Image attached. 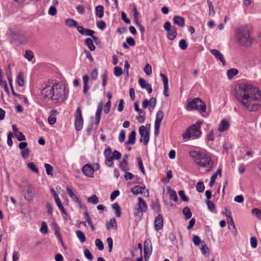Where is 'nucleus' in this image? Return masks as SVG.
Wrapping results in <instances>:
<instances>
[{
    "label": "nucleus",
    "mask_w": 261,
    "mask_h": 261,
    "mask_svg": "<svg viewBox=\"0 0 261 261\" xmlns=\"http://www.w3.org/2000/svg\"><path fill=\"white\" fill-rule=\"evenodd\" d=\"M234 96L244 108L249 112H255L260 108L261 93L257 87L249 84H240L236 88Z\"/></svg>",
    "instance_id": "obj_1"
},
{
    "label": "nucleus",
    "mask_w": 261,
    "mask_h": 261,
    "mask_svg": "<svg viewBox=\"0 0 261 261\" xmlns=\"http://www.w3.org/2000/svg\"><path fill=\"white\" fill-rule=\"evenodd\" d=\"M42 95L45 100H50L54 104L64 101L68 96V91L63 85L58 83L52 86H46L42 90Z\"/></svg>",
    "instance_id": "obj_2"
},
{
    "label": "nucleus",
    "mask_w": 261,
    "mask_h": 261,
    "mask_svg": "<svg viewBox=\"0 0 261 261\" xmlns=\"http://www.w3.org/2000/svg\"><path fill=\"white\" fill-rule=\"evenodd\" d=\"M189 155L195 159V162L199 167L205 168L207 171L211 170L213 162L207 153L203 151L191 150Z\"/></svg>",
    "instance_id": "obj_3"
},
{
    "label": "nucleus",
    "mask_w": 261,
    "mask_h": 261,
    "mask_svg": "<svg viewBox=\"0 0 261 261\" xmlns=\"http://www.w3.org/2000/svg\"><path fill=\"white\" fill-rule=\"evenodd\" d=\"M236 35L239 44L244 47L250 46L253 42V39L250 36L249 28L248 27H242L238 29Z\"/></svg>",
    "instance_id": "obj_4"
},
{
    "label": "nucleus",
    "mask_w": 261,
    "mask_h": 261,
    "mask_svg": "<svg viewBox=\"0 0 261 261\" xmlns=\"http://www.w3.org/2000/svg\"><path fill=\"white\" fill-rule=\"evenodd\" d=\"M201 122L197 121L195 124L190 125L182 135L184 140H189L190 138L195 139L200 137L201 135L200 124Z\"/></svg>",
    "instance_id": "obj_5"
},
{
    "label": "nucleus",
    "mask_w": 261,
    "mask_h": 261,
    "mask_svg": "<svg viewBox=\"0 0 261 261\" xmlns=\"http://www.w3.org/2000/svg\"><path fill=\"white\" fill-rule=\"evenodd\" d=\"M187 109L188 111L200 110L201 113H204L206 110V106L200 98H195L188 102Z\"/></svg>",
    "instance_id": "obj_6"
},
{
    "label": "nucleus",
    "mask_w": 261,
    "mask_h": 261,
    "mask_svg": "<svg viewBox=\"0 0 261 261\" xmlns=\"http://www.w3.org/2000/svg\"><path fill=\"white\" fill-rule=\"evenodd\" d=\"M83 122L84 120L82 117V111L80 108L78 107L75 114L74 121L75 127L77 130H80L82 129Z\"/></svg>",
    "instance_id": "obj_7"
},
{
    "label": "nucleus",
    "mask_w": 261,
    "mask_h": 261,
    "mask_svg": "<svg viewBox=\"0 0 261 261\" xmlns=\"http://www.w3.org/2000/svg\"><path fill=\"white\" fill-rule=\"evenodd\" d=\"M34 189L30 185L27 184L22 190V194L27 200H32L34 196Z\"/></svg>",
    "instance_id": "obj_8"
},
{
    "label": "nucleus",
    "mask_w": 261,
    "mask_h": 261,
    "mask_svg": "<svg viewBox=\"0 0 261 261\" xmlns=\"http://www.w3.org/2000/svg\"><path fill=\"white\" fill-rule=\"evenodd\" d=\"M164 117V113L162 111L159 110L156 114L155 120L154 122V135L157 136L159 134V129L161 122Z\"/></svg>",
    "instance_id": "obj_9"
},
{
    "label": "nucleus",
    "mask_w": 261,
    "mask_h": 261,
    "mask_svg": "<svg viewBox=\"0 0 261 261\" xmlns=\"http://www.w3.org/2000/svg\"><path fill=\"white\" fill-rule=\"evenodd\" d=\"M138 207L135 210V216H141L142 213L145 212L147 209V206L145 201L141 197L138 198Z\"/></svg>",
    "instance_id": "obj_10"
},
{
    "label": "nucleus",
    "mask_w": 261,
    "mask_h": 261,
    "mask_svg": "<svg viewBox=\"0 0 261 261\" xmlns=\"http://www.w3.org/2000/svg\"><path fill=\"white\" fill-rule=\"evenodd\" d=\"M139 133L141 136L140 139V142H143L145 145H147L149 139V130L146 126L142 125L139 127Z\"/></svg>",
    "instance_id": "obj_11"
},
{
    "label": "nucleus",
    "mask_w": 261,
    "mask_h": 261,
    "mask_svg": "<svg viewBox=\"0 0 261 261\" xmlns=\"http://www.w3.org/2000/svg\"><path fill=\"white\" fill-rule=\"evenodd\" d=\"M10 35L13 40L19 41L21 44H25L27 42V38L23 33L11 31Z\"/></svg>",
    "instance_id": "obj_12"
},
{
    "label": "nucleus",
    "mask_w": 261,
    "mask_h": 261,
    "mask_svg": "<svg viewBox=\"0 0 261 261\" xmlns=\"http://www.w3.org/2000/svg\"><path fill=\"white\" fill-rule=\"evenodd\" d=\"M154 229L156 231H159L162 229L163 226V219L161 215H158L154 221Z\"/></svg>",
    "instance_id": "obj_13"
},
{
    "label": "nucleus",
    "mask_w": 261,
    "mask_h": 261,
    "mask_svg": "<svg viewBox=\"0 0 261 261\" xmlns=\"http://www.w3.org/2000/svg\"><path fill=\"white\" fill-rule=\"evenodd\" d=\"M145 190V187H141L140 186H135L134 187L132 188L131 192L135 195H137L139 194H147V196H149V192L147 190H146V192L144 191Z\"/></svg>",
    "instance_id": "obj_14"
},
{
    "label": "nucleus",
    "mask_w": 261,
    "mask_h": 261,
    "mask_svg": "<svg viewBox=\"0 0 261 261\" xmlns=\"http://www.w3.org/2000/svg\"><path fill=\"white\" fill-rule=\"evenodd\" d=\"M160 76H161L164 84V94L166 96L168 97L169 95L168 92V78L164 74L162 73H160Z\"/></svg>",
    "instance_id": "obj_15"
},
{
    "label": "nucleus",
    "mask_w": 261,
    "mask_h": 261,
    "mask_svg": "<svg viewBox=\"0 0 261 261\" xmlns=\"http://www.w3.org/2000/svg\"><path fill=\"white\" fill-rule=\"evenodd\" d=\"M102 109V102L101 101H100L97 106V110H96V113H95V124L96 125H98L100 122Z\"/></svg>",
    "instance_id": "obj_16"
},
{
    "label": "nucleus",
    "mask_w": 261,
    "mask_h": 261,
    "mask_svg": "<svg viewBox=\"0 0 261 261\" xmlns=\"http://www.w3.org/2000/svg\"><path fill=\"white\" fill-rule=\"evenodd\" d=\"M78 32L82 35L93 36L94 34V31L90 29H85L82 26L77 27Z\"/></svg>",
    "instance_id": "obj_17"
},
{
    "label": "nucleus",
    "mask_w": 261,
    "mask_h": 261,
    "mask_svg": "<svg viewBox=\"0 0 261 261\" xmlns=\"http://www.w3.org/2000/svg\"><path fill=\"white\" fill-rule=\"evenodd\" d=\"M211 53L218 60H219L223 65H225V61L224 59L222 54L218 50L215 49H211Z\"/></svg>",
    "instance_id": "obj_18"
},
{
    "label": "nucleus",
    "mask_w": 261,
    "mask_h": 261,
    "mask_svg": "<svg viewBox=\"0 0 261 261\" xmlns=\"http://www.w3.org/2000/svg\"><path fill=\"white\" fill-rule=\"evenodd\" d=\"M229 126L230 124L229 121L225 119H223L220 122L218 127V130L220 132H223L227 130L229 128Z\"/></svg>",
    "instance_id": "obj_19"
},
{
    "label": "nucleus",
    "mask_w": 261,
    "mask_h": 261,
    "mask_svg": "<svg viewBox=\"0 0 261 261\" xmlns=\"http://www.w3.org/2000/svg\"><path fill=\"white\" fill-rule=\"evenodd\" d=\"M152 250V244L149 239L146 240L144 244V254H151Z\"/></svg>",
    "instance_id": "obj_20"
},
{
    "label": "nucleus",
    "mask_w": 261,
    "mask_h": 261,
    "mask_svg": "<svg viewBox=\"0 0 261 261\" xmlns=\"http://www.w3.org/2000/svg\"><path fill=\"white\" fill-rule=\"evenodd\" d=\"M58 111L56 110H52L50 112V116L48 118V122L50 125H53L56 122V115Z\"/></svg>",
    "instance_id": "obj_21"
},
{
    "label": "nucleus",
    "mask_w": 261,
    "mask_h": 261,
    "mask_svg": "<svg viewBox=\"0 0 261 261\" xmlns=\"http://www.w3.org/2000/svg\"><path fill=\"white\" fill-rule=\"evenodd\" d=\"M83 173L87 176L91 177L93 174L94 170L90 165H84L82 169Z\"/></svg>",
    "instance_id": "obj_22"
},
{
    "label": "nucleus",
    "mask_w": 261,
    "mask_h": 261,
    "mask_svg": "<svg viewBox=\"0 0 261 261\" xmlns=\"http://www.w3.org/2000/svg\"><path fill=\"white\" fill-rule=\"evenodd\" d=\"M173 22L180 27H183L185 25V19L179 16H175L173 17Z\"/></svg>",
    "instance_id": "obj_23"
},
{
    "label": "nucleus",
    "mask_w": 261,
    "mask_h": 261,
    "mask_svg": "<svg viewBox=\"0 0 261 261\" xmlns=\"http://www.w3.org/2000/svg\"><path fill=\"white\" fill-rule=\"evenodd\" d=\"M136 133L135 130H133L129 135L128 139L125 142L126 145L134 144L136 141Z\"/></svg>",
    "instance_id": "obj_24"
},
{
    "label": "nucleus",
    "mask_w": 261,
    "mask_h": 261,
    "mask_svg": "<svg viewBox=\"0 0 261 261\" xmlns=\"http://www.w3.org/2000/svg\"><path fill=\"white\" fill-rule=\"evenodd\" d=\"M106 226L107 229L109 230H110L112 228H113L115 230H116L117 228V225L115 218H112L110 221H108L106 223Z\"/></svg>",
    "instance_id": "obj_25"
},
{
    "label": "nucleus",
    "mask_w": 261,
    "mask_h": 261,
    "mask_svg": "<svg viewBox=\"0 0 261 261\" xmlns=\"http://www.w3.org/2000/svg\"><path fill=\"white\" fill-rule=\"evenodd\" d=\"M167 32V37L169 40H172L176 37L177 35V32L176 29L174 26L172 27V29L170 30V31H168Z\"/></svg>",
    "instance_id": "obj_26"
},
{
    "label": "nucleus",
    "mask_w": 261,
    "mask_h": 261,
    "mask_svg": "<svg viewBox=\"0 0 261 261\" xmlns=\"http://www.w3.org/2000/svg\"><path fill=\"white\" fill-rule=\"evenodd\" d=\"M112 207L114 211L115 216L119 218L121 215V208L117 203H114L112 205Z\"/></svg>",
    "instance_id": "obj_27"
},
{
    "label": "nucleus",
    "mask_w": 261,
    "mask_h": 261,
    "mask_svg": "<svg viewBox=\"0 0 261 261\" xmlns=\"http://www.w3.org/2000/svg\"><path fill=\"white\" fill-rule=\"evenodd\" d=\"M65 24L70 28H76L77 29L78 24L76 21L72 19L68 18L65 21Z\"/></svg>",
    "instance_id": "obj_28"
},
{
    "label": "nucleus",
    "mask_w": 261,
    "mask_h": 261,
    "mask_svg": "<svg viewBox=\"0 0 261 261\" xmlns=\"http://www.w3.org/2000/svg\"><path fill=\"white\" fill-rule=\"evenodd\" d=\"M96 15L99 18H101L104 15V8L101 5H98L95 8Z\"/></svg>",
    "instance_id": "obj_29"
},
{
    "label": "nucleus",
    "mask_w": 261,
    "mask_h": 261,
    "mask_svg": "<svg viewBox=\"0 0 261 261\" xmlns=\"http://www.w3.org/2000/svg\"><path fill=\"white\" fill-rule=\"evenodd\" d=\"M85 43L91 51H93L95 50V46L93 44V40L92 39L90 38L86 39L85 40Z\"/></svg>",
    "instance_id": "obj_30"
},
{
    "label": "nucleus",
    "mask_w": 261,
    "mask_h": 261,
    "mask_svg": "<svg viewBox=\"0 0 261 261\" xmlns=\"http://www.w3.org/2000/svg\"><path fill=\"white\" fill-rule=\"evenodd\" d=\"M182 213L184 215L185 219L186 220L190 219L192 215L191 210L188 207H185L182 210Z\"/></svg>",
    "instance_id": "obj_31"
},
{
    "label": "nucleus",
    "mask_w": 261,
    "mask_h": 261,
    "mask_svg": "<svg viewBox=\"0 0 261 261\" xmlns=\"http://www.w3.org/2000/svg\"><path fill=\"white\" fill-rule=\"evenodd\" d=\"M238 73V70L235 68H231L227 70V75L229 79H231Z\"/></svg>",
    "instance_id": "obj_32"
},
{
    "label": "nucleus",
    "mask_w": 261,
    "mask_h": 261,
    "mask_svg": "<svg viewBox=\"0 0 261 261\" xmlns=\"http://www.w3.org/2000/svg\"><path fill=\"white\" fill-rule=\"evenodd\" d=\"M17 77L18 85L20 87H23L24 85V80L21 72H19Z\"/></svg>",
    "instance_id": "obj_33"
},
{
    "label": "nucleus",
    "mask_w": 261,
    "mask_h": 261,
    "mask_svg": "<svg viewBox=\"0 0 261 261\" xmlns=\"http://www.w3.org/2000/svg\"><path fill=\"white\" fill-rule=\"evenodd\" d=\"M76 234L77 237L80 240L82 243H84L86 241V239L85 234L82 231L78 230L76 231Z\"/></svg>",
    "instance_id": "obj_34"
},
{
    "label": "nucleus",
    "mask_w": 261,
    "mask_h": 261,
    "mask_svg": "<svg viewBox=\"0 0 261 261\" xmlns=\"http://www.w3.org/2000/svg\"><path fill=\"white\" fill-rule=\"evenodd\" d=\"M56 203L59 209L65 215H67V213L65 209L64 208L61 200L60 199L55 200Z\"/></svg>",
    "instance_id": "obj_35"
},
{
    "label": "nucleus",
    "mask_w": 261,
    "mask_h": 261,
    "mask_svg": "<svg viewBox=\"0 0 261 261\" xmlns=\"http://www.w3.org/2000/svg\"><path fill=\"white\" fill-rule=\"evenodd\" d=\"M251 212L253 215L261 220V210L257 208H254L252 210Z\"/></svg>",
    "instance_id": "obj_36"
},
{
    "label": "nucleus",
    "mask_w": 261,
    "mask_h": 261,
    "mask_svg": "<svg viewBox=\"0 0 261 261\" xmlns=\"http://www.w3.org/2000/svg\"><path fill=\"white\" fill-rule=\"evenodd\" d=\"M24 56L27 60L31 61L34 58V56L33 51L30 50H27L25 51Z\"/></svg>",
    "instance_id": "obj_37"
},
{
    "label": "nucleus",
    "mask_w": 261,
    "mask_h": 261,
    "mask_svg": "<svg viewBox=\"0 0 261 261\" xmlns=\"http://www.w3.org/2000/svg\"><path fill=\"white\" fill-rule=\"evenodd\" d=\"M27 166H28V167L30 170H31L32 171L36 173H38L39 170L34 163L30 162V163H28Z\"/></svg>",
    "instance_id": "obj_38"
},
{
    "label": "nucleus",
    "mask_w": 261,
    "mask_h": 261,
    "mask_svg": "<svg viewBox=\"0 0 261 261\" xmlns=\"http://www.w3.org/2000/svg\"><path fill=\"white\" fill-rule=\"evenodd\" d=\"M114 158H113L112 155L109 156L105 158V163L108 167H112L113 165V160Z\"/></svg>",
    "instance_id": "obj_39"
},
{
    "label": "nucleus",
    "mask_w": 261,
    "mask_h": 261,
    "mask_svg": "<svg viewBox=\"0 0 261 261\" xmlns=\"http://www.w3.org/2000/svg\"><path fill=\"white\" fill-rule=\"evenodd\" d=\"M44 167L47 175H53V167L49 164H45Z\"/></svg>",
    "instance_id": "obj_40"
},
{
    "label": "nucleus",
    "mask_w": 261,
    "mask_h": 261,
    "mask_svg": "<svg viewBox=\"0 0 261 261\" xmlns=\"http://www.w3.org/2000/svg\"><path fill=\"white\" fill-rule=\"evenodd\" d=\"M88 201L89 202L93 204H96L99 202L98 198L95 195H93L92 196L90 197Z\"/></svg>",
    "instance_id": "obj_41"
},
{
    "label": "nucleus",
    "mask_w": 261,
    "mask_h": 261,
    "mask_svg": "<svg viewBox=\"0 0 261 261\" xmlns=\"http://www.w3.org/2000/svg\"><path fill=\"white\" fill-rule=\"evenodd\" d=\"M149 110L150 111H151L156 106V99L155 98H154V97H151L150 100H149Z\"/></svg>",
    "instance_id": "obj_42"
},
{
    "label": "nucleus",
    "mask_w": 261,
    "mask_h": 261,
    "mask_svg": "<svg viewBox=\"0 0 261 261\" xmlns=\"http://www.w3.org/2000/svg\"><path fill=\"white\" fill-rule=\"evenodd\" d=\"M144 72L147 75H150L152 73V67L149 64H147L143 69Z\"/></svg>",
    "instance_id": "obj_43"
},
{
    "label": "nucleus",
    "mask_w": 261,
    "mask_h": 261,
    "mask_svg": "<svg viewBox=\"0 0 261 261\" xmlns=\"http://www.w3.org/2000/svg\"><path fill=\"white\" fill-rule=\"evenodd\" d=\"M208 8H209L208 15L210 16H214L215 14V12L214 10V8L213 4L211 2L208 1Z\"/></svg>",
    "instance_id": "obj_44"
},
{
    "label": "nucleus",
    "mask_w": 261,
    "mask_h": 261,
    "mask_svg": "<svg viewBox=\"0 0 261 261\" xmlns=\"http://www.w3.org/2000/svg\"><path fill=\"white\" fill-rule=\"evenodd\" d=\"M205 189V187L202 182L199 181L196 185V190L199 192H202Z\"/></svg>",
    "instance_id": "obj_45"
},
{
    "label": "nucleus",
    "mask_w": 261,
    "mask_h": 261,
    "mask_svg": "<svg viewBox=\"0 0 261 261\" xmlns=\"http://www.w3.org/2000/svg\"><path fill=\"white\" fill-rule=\"evenodd\" d=\"M95 245L99 250H102L104 248L103 244L99 239H96Z\"/></svg>",
    "instance_id": "obj_46"
},
{
    "label": "nucleus",
    "mask_w": 261,
    "mask_h": 261,
    "mask_svg": "<svg viewBox=\"0 0 261 261\" xmlns=\"http://www.w3.org/2000/svg\"><path fill=\"white\" fill-rule=\"evenodd\" d=\"M85 256L89 260H92L93 259V255L90 252L89 249H86L84 251Z\"/></svg>",
    "instance_id": "obj_47"
},
{
    "label": "nucleus",
    "mask_w": 261,
    "mask_h": 261,
    "mask_svg": "<svg viewBox=\"0 0 261 261\" xmlns=\"http://www.w3.org/2000/svg\"><path fill=\"white\" fill-rule=\"evenodd\" d=\"M125 138V131L124 129L120 130L118 136V140L120 142H123Z\"/></svg>",
    "instance_id": "obj_48"
},
{
    "label": "nucleus",
    "mask_w": 261,
    "mask_h": 261,
    "mask_svg": "<svg viewBox=\"0 0 261 261\" xmlns=\"http://www.w3.org/2000/svg\"><path fill=\"white\" fill-rule=\"evenodd\" d=\"M119 167L123 171L126 172L129 170L128 163L121 162L119 164Z\"/></svg>",
    "instance_id": "obj_49"
},
{
    "label": "nucleus",
    "mask_w": 261,
    "mask_h": 261,
    "mask_svg": "<svg viewBox=\"0 0 261 261\" xmlns=\"http://www.w3.org/2000/svg\"><path fill=\"white\" fill-rule=\"evenodd\" d=\"M111 107V102L110 100H109L107 101V102L104 106L103 111L106 114H108L109 113V112L110 111Z\"/></svg>",
    "instance_id": "obj_50"
},
{
    "label": "nucleus",
    "mask_w": 261,
    "mask_h": 261,
    "mask_svg": "<svg viewBox=\"0 0 261 261\" xmlns=\"http://www.w3.org/2000/svg\"><path fill=\"white\" fill-rule=\"evenodd\" d=\"M172 177V174L171 170H169L167 173V176L162 179V181L164 183H168L170 179Z\"/></svg>",
    "instance_id": "obj_51"
},
{
    "label": "nucleus",
    "mask_w": 261,
    "mask_h": 261,
    "mask_svg": "<svg viewBox=\"0 0 261 261\" xmlns=\"http://www.w3.org/2000/svg\"><path fill=\"white\" fill-rule=\"evenodd\" d=\"M206 203L207 206V208L208 210H210L211 212H213L214 210L215 209V205L214 203L212 202L210 200H206Z\"/></svg>",
    "instance_id": "obj_52"
},
{
    "label": "nucleus",
    "mask_w": 261,
    "mask_h": 261,
    "mask_svg": "<svg viewBox=\"0 0 261 261\" xmlns=\"http://www.w3.org/2000/svg\"><path fill=\"white\" fill-rule=\"evenodd\" d=\"M40 231L42 233H46L48 232V227L46 223L45 222H42L40 228Z\"/></svg>",
    "instance_id": "obj_53"
},
{
    "label": "nucleus",
    "mask_w": 261,
    "mask_h": 261,
    "mask_svg": "<svg viewBox=\"0 0 261 261\" xmlns=\"http://www.w3.org/2000/svg\"><path fill=\"white\" fill-rule=\"evenodd\" d=\"M21 155L24 159H27L30 155V150L28 148L22 149L21 151Z\"/></svg>",
    "instance_id": "obj_54"
},
{
    "label": "nucleus",
    "mask_w": 261,
    "mask_h": 261,
    "mask_svg": "<svg viewBox=\"0 0 261 261\" xmlns=\"http://www.w3.org/2000/svg\"><path fill=\"white\" fill-rule=\"evenodd\" d=\"M250 245L253 248H255L257 246V239L254 237L250 238Z\"/></svg>",
    "instance_id": "obj_55"
},
{
    "label": "nucleus",
    "mask_w": 261,
    "mask_h": 261,
    "mask_svg": "<svg viewBox=\"0 0 261 261\" xmlns=\"http://www.w3.org/2000/svg\"><path fill=\"white\" fill-rule=\"evenodd\" d=\"M66 192L69 196L72 199L75 196V194L72 191L71 187L69 186L66 187Z\"/></svg>",
    "instance_id": "obj_56"
},
{
    "label": "nucleus",
    "mask_w": 261,
    "mask_h": 261,
    "mask_svg": "<svg viewBox=\"0 0 261 261\" xmlns=\"http://www.w3.org/2000/svg\"><path fill=\"white\" fill-rule=\"evenodd\" d=\"M178 195L181 200L184 202H188L189 200L188 198L185 194V192L182 190H180L178 192Z\"/></svg>",
    "instance_id": "obj_57"
},
{
    "label": "nucleus",
    "mask_w": 261,
    "mask_h": 261,
    "mask_svg": "<svg viewBox=\"0 0 261 261\" xmlns=\"http://www.w3.org/2000/svg\"><path fill=\"white\" fill-rule=\"evenodd\" d=\"M138 82L139 85L142 89H145L148 84L147 83L146 81L142 78L140 79Z\"/></svg>",
    "instance_id": "obj_58"
},
{
    "label": "nucleus",
    "mask_w": 261,
    "mask_h": 261,
    "mask_svg": "<svg viewBox=\"0 0 261 261\" xmlns=\"http://www.w3.org/2000/svg\"><path fill=\"white\" fill-rule=\"evenodd\" d=\"M97 27L100 30H103L106 28V24L103 20L99 21L96 23Z\"/></svg>",
    "instance_id": "obj_59"
},
{
    "label": "nucleus",
    "mask_w": 261,
    "mask_h": 261,
    "mask_svg": "<svg viewBox=\"0 0 261 261\" xmlns=\"http://www.w3.org/2000/svg\"><path fill=\"white\" fill-rule=\"evenodd\" d=\"M179 46L182 50L187 49L188 46L186 40L184 39L180 40L179 42Z\"/></svg>",
    "instance_id": "obj_60"
},
{
    "label": "nucleus",
    "mask_w": 261,
    "mask_h": 261,
    "mask_svg": "<svg viewBox=\"0 0 261 261\" xmlns=\"http://www.w3.org/2000/svg\"><path fill=\"white\" fill-rule=\"evenodd\" d=\"M114 74L116 76H119L122 73V69L121 67H115L114 68Z\"/></svg>",
    "instance_id": "obj_61"
},
{
    "label": "nucleus",
    "mask_w": 261,
    "mask_h": 261,
    "mask_svg": "<svg viewBox=\"0 0 261 261\" xmlns=\"http://www.w3.org/2000/svg\"><path fill=\"white\" fill-rule=\"evenodd\" d=\"M57 11L56 8L54 6H51L48 10V14L51 16H54L57 14Z\"/></svg>",
    "instance_id": "obj_62"
},
{
    "label": "nucleus",
    "mask_w": 261,
    "mask_h": 261,
    "mask_svg": "<svg viewBox=\"0 0 261 261\" xmlns=\"http://www.w3.org/2000/svg\"><path fill=\"white\" fill-rule=\"evenodd\" d=\"M192 241H193L194 244L196 246L199 245L201 243L200 238L198 236H196V235H194L193 236Z\"/></svg>",
    "instance_id": "obj_63"
},
{
    "label": "nucleus",
    "mask_w": 261,
    "mask_h": 261,
    "mask_svg": "<svg viewBox=\"0 0 261 261\" xmlns=\"http://www.w3.org/2000/svg\"><path fill=\"white\" fill-rule=\"evenodd\" d=\"M112 155L114 160H119L121 158V154L117 150H114Z\"/></svg>",
    "instance_id": "obj_64"
}]
</instances>
